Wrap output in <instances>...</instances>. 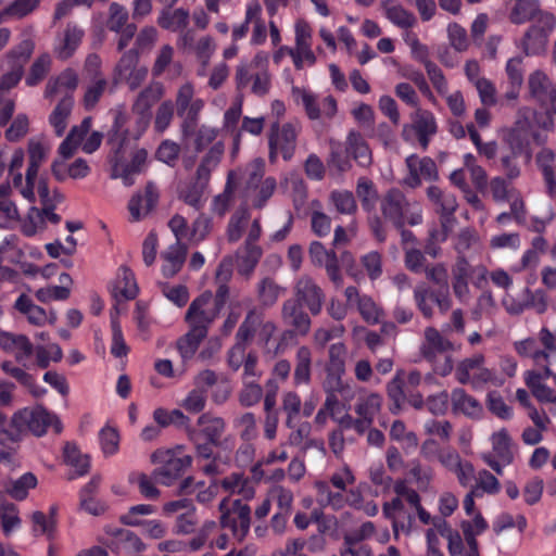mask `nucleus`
<instances>
[{"instance_id":"59","label":"nucleus","mask_w":556,"mask_h":556,"mask_svg":"<svg viewBox=\"0 0 556 556\" xmlns=\"http://www.w3.org/2000/svg\"><path fill=\"white\" fill-rule=\"evenodd\" d=\"M447 36L450 40V45L457 51V52H464L469 47V39L467 36L466 29L457 24V23H451L447 26Z\"/></svg>"},{"instance_id":"24","label":"nucleus","mask_w":556,"mask_h":556,"mask_svg":"<svg viewBox=\"0 0 556 556\" xmlns=\"http://www.w3.org/2000/svg\"><path fill=\"white\" fill-rule=\"evenodd\" d=\"M471 266L464 255H458L452 267V288L456 298L464 301L469 294L468 279Z\"/></svg>"},{"instance_id":"14","label":"nucleus","mask_w":556,"mask_h":556,"mask_svg":"<svg viewBox=\"0 0 556 556\" xmlns=\"http://www.w3.org/2000/svg\"><path fill=\"white\" fill-rule=\"evenodd\" d=\"M529 90L548 113L556 114V87L545 73L535 71L529 76Z\"/></svg>"},{"instance_id":"32","label":"nucleus","mask_w":556,"mask_h":556,"mask_svg":"<svg viewBox=\"0 0 556 556\" xmlns=\"http://www.w3.org/2000/svg\"><path fill=\"white\" fill-rule=\"evenodd\" d=\"M189 12L182 8L170 11V9H164L157 20V24L161 28L178 31L185 29L189 24Z\"/></svg>"},{"instance_id":"2","label":"nucleus","mask_w":556,"mask_h":556,"mask_svg":"<svg viewBox=\"0 0 556 556\" xmlns=\"http://www.w3.org/2000/svg\"><path fill=\"white\" fill-rule=\"evenodd\" d=\"M218 510L220 527L229 529L235 538L242 541L250 531V506L240 498L230 501L226 497L219 503Z\"/></svg>"},{"instance_id":"43","label":"nucleus","mask_w":556,"mask_h":556,"mask_svg":"<svg viewBox=\"0 0 556 556\" xmlns=\"http://www.w3.org/2000/svg\"><path fill=\"white\" fill-rule=\"evenodd\" d=\"M493 450L497 457L505 464L509 465L514 460V454L510 450L511 441L506 429H501L492 437Z\"/></svg>"},{"instance_id":"7","label":"nucleus","mask_w":556,"mask_h":556,"mask_svg":"<svg viewBox=\"0 0 556 556\" xmlns=\"http://www.w3.org/2000/svg\"><path fill=\"white\" fill-rule=\"evenodd\" d=\"M281 320L287 329L281 339L288 340L294 337H305L309 330L312 320L308 314L300 305L299 301L286 300L281 307Z\"/></svg>"},{"instance_id":"15","label":"nucleus","mask_w":556,"mask_h":556,"mask_svg":"<svg viewBox=\"0 0 556 556\" xmlns=\"http://www.w3.org/2000/svg\"><path fill=\"white\" fill-rule=\"evenodd\" d=\"M233 273V258L232 256H226L218 265L215 274V281L217 283V290L213 300V306L217 311H222L227 301L229 300L230 290L228 282L230 281Z\"/></svg>"},{"instance_id":"50","label":"nucleus","mask_w":556,"mask_h":556,"mask_svg":"<svg viewBox=\"0 0 556 556\" xmlns=\"http://www.w3.org/2000/svg\"><path fill=\"white\" fill-rule=\"evenodd\" d=\"M153 417L157 425L161 427H166L174 424L177 426H182L186 429L190 428L188 425L189 418L185 416L184 413L179 409L167 412L163 408H157L154 410Z\"/></svg>"},{"instance_id":"58","label":"nucleus","mask_w":556,"mask_h":556,"mask_svg":"<svg viewBox=\"0 0 556 556\" xmlns=\"http://www.w3.org/2000/svg\"><path fill=\"white\" fill-rule=\"evenodd\" d=\"M109 13L110 14L106 24L110 30L119 33L123 27L128 25V12L123 5L116 2H112L110 4Z\"/></svg>"},{"instance_id":"53","label":"nucleus","mask_w":556,"mask_h":556,"mask_svg":"<svg viewBox=\"0 0 556 556\" xmlns=\"http://www.w3.org/2000/svg\"><path fill=\"white\" fill-rule=\"evenodd\" d=\"M34 48L35 43L33 40H23L18 46H16L7 54V62L12 64H21V67L24 68V65L33 54Z\"/></svg>"},{"instance_id":"62","label":"nucleus","mask_w":556,"mask_h":556,"mask_svg":"<svg viewBox=\"0 0 556 556\" xmlns=\"http://www.w3.org/2000/svg\"><path fill=\"white\" fill-rule=\"evenodd\" d=\"M174 103L170 100L163 101L155 114L154 128L159 132H164L174 117Z\"/></svg>"},{"instance_id":"25","label":"nucleus","mask_w":556,"mask_h":556,"mask_svg":"<svg viewBox=\"0 0 556 556\" xmlns=\"http://www.w3.org/2000/svg\"><path fill=\"white\" fill-rule=\"evenodd\" d=\"M164 96V86L162 83H151L147 86L137 97L132 104V112L140 115L147 116L151 108L162 99Z\"/></svg>"},{"instance_id":"16","label":"nucleus","mask_w":556,"mask_h":556,"mask_svg":"<svg viewBox=\"0 0 556 556\" xmlns=\"http://www.w3.org/2000/svg\"><path fill=\"white\" fill-rule=\"evenodd\" d=\"M540 340L545 350L534 351L532 359L536 368L545 370L546 376H552V365L556 367V339L555 336L547 329L543 328L540 332Z\"/></svg>"},{"instance_id":"48","label":"nucleus","mask_w":556,"mask_h":556,"mask_svg":"<svg viewBox=\"0 0 556 556\" xmlns=\"http://www.w3.org/2000/svg\"><path fill=\"white\" fill-rule=\"evenodd\" d=\"M330 200L340 214H354L357 211V204L354 194L351 191H332Z\"/></svg>"},{"instance_id":"40","label":"nucleus","mask_w":556,"mask_h":556,"mask_svg":"<svg viewBox=\"0 0 556 556\" xmlns=\"http://www.w3.org/2000/svg\"><path fill=\"white\" fill-rule=\"evenodd\" d=\"M206 336L201 328L191 329L177 341V349L184 358L191 357Z\"/></svg>"},{"instance_id":"54","label":"nucleus","mask_w":556,"mask_h":556,"mask_svg":"<svg viewBox=\"0 0 556 556\" xmlns=\"http://www.w3.org/2000/svg\"><path fill=\"white\" fill-rule=\"evenodd\" d=\"M235 173L229 172L227 175V182L223 193L216 195L214 198V210L218 213V215L223 216L227 211L236 189V185L233 182Z\"/></svg>"},{"instance_id":"41","label":"nucleus","mask_w":556,"mask_h":556,"mask_svg":"<svg viewBox=\"0 0 556 556\" xmlns=\"http://www.w3.org/2000/svg\"><path fill=\"white\" fill-rule=\"evenodd\" d=\"M292 96L298 102L301 101L309 119L315 121L320 117V108L317 102V97L314 93L303 88L293 87Z\"/></svg>"},{"instance_id":"31","label":"nucleus","mask_w":556,"mask_h":556,"mask_svg":"<svg viewBox=\"0 0 556 556\" xmlns=\"http://www.w3.org/2000/svg\"><path fill=\"white\" fill-rule=\"evenodd\" d=\"M74 105L73 96L66 93L59 101L54 110L52 111L49 121L50 124L54 127L56 136H62L67 126V118L71 115L72 109Z\"/></svg>"},{"instance_id":"6","label":"nucleus","mask_w":556,"mask_h":556,"mask_svg":"<svg viewBox=\"0 0 556 556\" xmlns=\"http://www.w3.org/2000/svg\"><path fill=\"white\" fill-rule=\"evenodd\" d=\"M298 132L290 123L279 125V122L271 124L268 132V159L271 164L276 163L278 153H281L285 161L291 160L296 148Z\"/></svg>"},{"instance_id":"8","label":"nucleus","mask_w":556,"mask_h":556,"mask_svg":"<svg viewBox=\"0 0 556 556\" xmlns=\"http://www.w3.org/2000/svg\"><path fill=\"white\" fill-rule=\"evenodd\" d=\"M556 25L553 14H540L536 22L529 27L522 40L521 48L527 55L539 54L546 48L548 36Z\"/></svg>"},{"instance_id":"51","label":"nucleus","mask_w":556,"mask_h":556,"mask_svg":"<svg viewBox=\"0 0 556 556\" xmlns=\"http://www.w3.org/2000/svg\"><path fill=\"white\" fill-rule=\"evenodd\" d=\"M357 307L361 316L368 324H378L383 315L382 308L368 295H363L362 299H358Z\"/></svg>"},{"instance_id":"45","label":"nucleus","mask_w":556,"mask_h":556,"mask_svg":"<svg viewBox=\"0 0 556 556\" xmlns=\"http://www.w3.org/2000/svg\"><path fill=\"white\" fill-rule=\"evenodd\" d=\"M311 432V425L308 422L302 424L296 430L292 431L289 435V444L300 446L301 452L305 453L309 447L321 448L323 443L316 440H307Z\"/></svg>"},{"instance_id":"21","label":"nucleus","mask_w":556,"mask_h":556,"mask_svg":"<svg viewBox=\"0 0 556 556\" xmlns=\"http://www.w3.org/2000/svg\"><path fill=\"white\" fill-rule=\"evenodd\" d=\"M545 370L536 368L526 372L525 382L531 390L532 395L541 403H556V392L542 383V380L549 378Z\"/></svg>"},{"instance_id":"57","label":"nucleus","mask_w":556,"mask_h":556,"mask_svg":"<svg viewBox=\"0 0 556 556\" xmlns=\"http://www.w3.org/2000/svg\"><path fill=\"white\" fill-rule=\"evenodd\" d=\"M282 409L287 415L286 426L290 429L294 428V417L298 416L301 410L300 396L293 391L285 393L282 397Z\"/></svg>"},{"instance_id":"55","label":"nucleus","mask_w":556,"mask_h":556,"mask_svg":"<svg viewBox=\"0 0 556 556\" xmlns=\"http://www.w3.org/2000/svg\"><path fill=\"white\" fill-rule=\"evenodd\" d=\"M484 363L482 354H476L472 357L462 361L456 368V378L459 383L466 384L470 381V371L480 368Z\"/></svg>"},{"instance_id":"17","label":"nucleus","mask_w":556,"mask_h":556,"mask_svg":"<svg viewBox=\"0 0 556 556\" xmlns=\"http://www.w3.org/2000/svg\"><path fill=\"white\" fill-rule=\"evenodd\" d=\"M159 191L153 182H148L144 193H137L131 197L128 203V210L134 220H139L147 216L156 205Z\"/></svg>"},{"instance_id":"35","label":"nucleus","mask_w":556,"mask_h":556,"mask_svg":"<svg viewBox=\"0 0 556 556\" xmlns=\"http://www.w3.org/2000/svg\"><path fill=\"white\" fill-rule=\"evenodd\" d=\"M311 28L309 25L304 21H299L295 24V48L293 51L304 55L305 60L309 64H314L316 61L315 54L311 49Z\"/></svg>"},{"instance_id":"5","label":"nucleus","mask_w":556,"mask_h":556,"mask_svg":"<svg viewBox=\"0 0 556 556\" xmlns=\"http://www.w3.org/2000/svg\"><path fill=\"white\" fill-rule=\"evenodd\" d=\"M151 460L161 466L155 468L152 477L155 482L170 485L191 466L192 458L189 455L178 457L172 451H156L151 455Z\"/></svg>"},{"instance_id":"13","label":"nucleus","mask_w":556,"mask_h":556,"mask_svg":"<svg viewBox=\"0 0 556 556\" xmlns=\"http://www.w3.org/2000/svg\"><path fill=\"white\" fill-rule=\"evenodd\" d=\"M105 533L109 538L101 539L100 542L116 554L140 553L146 548L141 539L129 530L106 527Z\"/></svg>"},{"instance_id":"30","label":"nucleus","mask_w":556,"mask_h":556,"mask_svg":"<svg viewBox=\"0 0 556 556\" xmlns=\"http://www.w3.org/2000/svg\"><path fill=\"white\" fill-rule=\"evenodd\" d=\"M540 14L549 13L540 10L538 0H521L520 2H516L509 18L511 23L519 25L529 21L536 22Z\"/></svg>"},{"instance_id":"47","label":"nucleus","mask_w":556,"mask_h":556,"mask_svg":"<svg viewBox=\"0 0 556 556\" xmlns=\"http://www.w3.org/2000/svg\"><path fill=\"white\" fill-rule=\"evenodd\" d=\"M50 67V55L47 53L39 55L30 66L29 74L26 77V84L30 87L39 84L47 76Z\"/></svg>"},{"instance_id":"20","label":"nucleus","mask_w":556,"mask_h":556,"mask_svg":"<svg viewBox=\"0 0 556 556\" xmlns=\"http://www.w3.org/2000/svg\"><path fill=\"white\" fill-rule=\"evenodd\" d=\"M555 157V152L549 148H542L535 155V162L544 178L546 192L553 200H556V169L554 168Z\"/></svg>"},{"instance_id":"56","label":"nucleus","mask_w":556,"mask_h":556,"mask_svg":"<svg viewBox=\"0 0 556 556\" xmlns=\"http://www.w3.org/2000/svg\"><path fill=\"white\" fill-rule=\"evenodd\" d=\"M249 219L247 211L236 212L228 223L227 227V239L229 242H237L245 229Z\"/></svg>"},{"instance_id":"44","label":"nucleus","mask_w":556,"mask_h":556,"mask_svg":"<svg viewBox=\"0 0 556 556\" xmlns=\"http://www.w3.org/2000/svg\"><path fill=\"white\" fill-rule=\"evenodd\" d=\"M36 485L37 478L31 472H27L13 481L11 486L5 489V492L14 500L23 501L27 497L28 490L34 489Z\"/></svg>"},{"instance_id":"61","label":"nucleus","mask_w":556,"mask_h":556,"mask_svg":"<svg viewBox=\"0 0 556 556\" xmlns=\"http://www.w3.org/2000/svg\"><path fill=\"white\" fill-rule=\"evenodd\" d=\"M139 61L138 52L134 49L125 52L115 67V81H121L124 77L137 68Z\"/></svg>"},{"instance_id":"46","label":"nucleus","mask_w":556,"mask_h":556,"mask_svg":"<svg viewBox=\"0 0 556 556\" xmlns=\"http://www.w3.org/2000/svg\"><path fill=\"white\" fill-rule=\"evenodd\" d=\"M64 458L65 462L75 467L79 476H84L88 472L90 463L87 455H81L75 444L67 442L64 446Z\"/></svg>"},{"instance_id":"27","label":"nucleus","mask_w":556,"mask_h":556,"mask_svg":"<svg viewBox=\"0 0 556 556\" xmlns=\"http://www.w3.org/2000/svg\"><path fill=\"white\" fill-rule=\"evenodd\" d=\"M427 197L435 206L434 211L440 216H453L458 207L456 197L441 190L438 186H430L427 189Z\"/></svg>"},{"instance_id":"37","label":"nucleus","mask_w":556,"mask_h":556,"mask_svg":"<svg viewBox=\"0 0 556 556\" xmlns=\"http://www.w3.org/2000/svg\"><path fill=\"white\" fill-rule=\"evenodd\" d=\"M451 401L453 409L456 413L475 416L481 412V406L479 405L478 401L467 394L463 389H455L452 392Z\"/></svg>"},{"instance_id":"28","label":"nucleus","mask_w":556,"mask_h":556,"mask_svg":"<svg viewBox=\"0 0 556 556\" xmlns=\"http://www.w3.org/2000/svg\"><path fill=\"white\" fill-rule=\"evenodd\" d=\"M200 429H195V433H200V438L214 443L218 446L220 437L225 429V422L219 417H213L208 414H203L198 419Z\"/></svg>"},{"instance_id":"60","label":"nucleus","mask_w":556,"mask_h":556,"mask_svg":"<svg viewBox=\"0 0 556 556\" xmlns=\"http://www.w3.org/2000/svg\"><path fill=\"white\" fill-rule=\"evenodd\" d=\"M40 0H15L0 12V16L24 17L31 13Z\"/></svg>"},{"instance_id":"38","label":"nucleus","mask_w":556,"mask_h":556,"mask_svg":"<svg viewBox=\"0 0 556 556\" xmlns=\"http://www.w3.org/2000/svg\"><path fill=\"white\" fill-rule=\"evenodd\" d=\"M285 289L270 277L263 278L257 285V299L263 306H273Z\"/></svg>"},{"instance_id":"34","label":"nucleus","mask_w":556,"mask_h":556,"mask_svg":"<svg viewBox=\"0 0 556 556\" xmlns=\"http://www.w3.org/2000/svg\"><path fill=\"white\" fill-rule=\"evenodd\" d=\"M383 7L388 20L397 27L408 29L415 26L417 22L416 16L402 5L394 3L392 0H388L383 3Z\"/></svg>"},{"instance_id":"64","label":"nucleus","mask_w":556,"mask_h":556,"mask_svg":"<svg viewBox=\"0 0 556 556\" xmlns=\"http://www.w3.org/2000/svg\"><path fill=\"white\" fill-rule=\"evenodd\" d=\"M263 396V388L255 382H247L239 393V402L244 407L257 404Z\"/></svg>"},{"instance_id":"22","label":"nucleus","mask_w":556,"mask_h":556,"mask_svg":"<svg viewBox=\"0 0 556 556\" xmlns=\"http://www.w3.org/2000/svg\"><path fill=\"white\" fill-rule=\"evenodd\" d=\"M346 153L362 167H369L372 163L371 151L361 132L351 130L345 142Z\"/></svg>"},{"instance_id":"36","label":"nucleus","mask_w":556,"mask_h":556,"mask_svg":"<svg viewBox=\"0 0 556 556\" xmlns=\"http://www.w3.org/2000/svg\"><path fill=\"white\" fill-rule=\"evenodd\" d=\"M312 354L307 346H301L296 351V364L294 369V384H308L311 381Z\"/></svg>"},{"instance_id":"52","label":"nucleus","mask_w":556,"mask_h":556,"mask_svg":"<svg viewBox=\"0 0 556 556\" xmlns=\"http://www.w3.org/2000/svg\"><path fill=\"white\" fill-rule=\"evenodd\" d=\"M404 264L405 267L414 274L422 273L429 265L425 253L416 248H404Z\"/></svg>"},{"instance_id":"11","label":"nucleus","mask_w":556,"mask_h":556,"mask_svg":"<svg viewBox=\"0 0 556 556\" xmlns=\"http://www.w3.org/2000/svg\"><path fill=\"white\" fill-rule=\"evenodd\" d=\"M294 299L301 306H306L312 315L321 312L325 293L323 289L309 276L300 277L294 285Z\"/></svg>"},{"instance_id":"10","label":"nucleus","mask_w":556,"mask_h":556,"mask_svg":"<svg viewBox=\"0 0 556 556\" xmlns=\"http://www.w3.org/2000/svg\"><path fill=\"white\" fill-rule=\"evenodd\" d=\"M213 294L211 291L203 292L200 296L194 299L190 304L185 320L189 324L191 329L195 327L203 330V334H207L208 325L218 316L219 311L214 306L208 307L212 303Z\"/></svg>"},{"instance_id":"19","label":"nucleus","mask_w":556,"mask_h":556,"mask_svg":"<svg viewBox=\"0 0 556 556\" xmlns=\"http://www.w3.org/2000/svg\"><path fill=\"white\" fill-rule=\"evenodd\" d=\"M453 350V344L444 338L434 327L425 329V340L420 346V353L428 361L435 359L438 354Z\"/></svg>"},{"instance_id":"33","label":"nucleus","mask_w":556,"mask_h":556,"mask_svg":"<svg viewBox=\"0 0 556 556\" xmlns=\"http://www.w3.org/2000/svg\"><path fill=\"white\" fill-rule=\"evenodd\" d=\"M355 192L363 210L372 213L379 200L378 190L372 180L367 177H361L357 180Z\"/></svg>"},{"instance_id":"63","label":"nucleus","mask_w":556,"mask_h":556,"mask_svg":"<svg viewBox=\"0 0 556 556\" xmlns=\"http://www.w3.org/2000/svg\"><path fill=\"white\" fill-rule=\"evenodd\" d=\"M422 273L435 286L450 287L447 268L443 263L429 264Z\"/></svg>"},{"instance_id":"42","label":"nucleus","mask_w":556,"mask_h":556,"mask_svg":"<svg viewBox=\"0 0 556 556\" xmlns=\"http://www.w3.org/2000/svg\"><path fill=\"white\" fill-rule=\"evenodd\" d=\"M382 399L377 393H371L365 399H361L355 405V413L358 418H364L374 422L375 416L380 412Z\"/></svg>"},{"instance_id":"29","label":"nucleus","mask_w":556,"mask_h":556,"mask_svg":"<svg viewBox=\"0 0 556 556\" xmlns=\"http://www.w3.org/2000/svg\"><path fill=\"white\" fill-rule=\"evenodd\" d=\"M0 367L7 375L27 388L33 396L40 397L46 393V390L35 382L30 374L25 371L23 368L15 366L11 361H3Z\"/></svg>"},{"instance_id":"39","label":"nucleus","mask_w":556,"mask_h":556,"mask_svg":"<svg viewBox=\"0 0 556 556\" xmlns=\"http://www.w3.org/2000/svg\"><path fill=\"white\" fill-rule=\"evenodd\" d=\"M83 37H84L83 29H80L76 25L68 24L65 29L63 45L58 50V56L61 60H66L70 56H72V54L74 53V51L80 43Z\"/></svg>"},{"instance_id":"3","label":"nucleus","mask_w":556,"mask_h":556,"mask_svg":"<svg viewBox=\"0 0 556 556\" xmlns=\"http://www.w3.org/2000/svg\"><path fill=\"white\" fill-rule=\"evenodd\" d=\"M13 424L23 429L24 433L29 431L40 437L46 433L47 428L52 426L55 433L62 431V424L59 417L49 413L45 407L23 408L13 414Z\"/></svg>"},{"instance_id":"4","label":"nucleus","mask_w":556,"mask_h":556,"mask_svg":"<svg viewBox=\"0 0 556 556\" xmlns=\"http://www.w3.org/2000/svg\"><path fill=\"white\" fill-rule=\"evenodd\" d=\"M177 115L182 118L181 134L184 137L193 135L199 114L204 106L202 99L194 98V89L190 83L181 85L175 100Z\"/></svg>"},{"instance_id":"12","label":"nucleus","mask_w":556,"mask_h":556,"mask_svg":"<svg viewBox=\"0 0 556 556\" xmlns=\"http://www.w3.org/2000/svg\"><path fill=\"white\" fill-rule=\"evenodd\" d=\"M125 144V137L118 139L117 147L113 149V176L122 177L127 186L132 185V175L139 173L147 160V151L144 149L137 150L129 164L124 163V155L122 153Z\"/></svg>"},{"instance_id":"23","label":"nucleus","mask_w":556,"mask_h":556,"mask_svg":"<svg viewBox=\"0 0 556 556\" xmlns=\"http://www.w3.org/2000/svg\"><path fill=\"white\" fill-rule=\"evenodd\" d=\"M78 86V76L72 68H66L61 74L50 77L46 85L45 97L53 98L59 93H70L73 96L74 90Z\"/></svg>"},{"instance_id":"26","label":"nucleus","mask_w":556,"mask_h":556,"mask_svg":"<svg viewBox=\"0 0 556 556\" xmlns=\"http://www.w3.org/2000/svg\"><path fill=\"white\" fill-rule=\"evenodd\" d=\"M223 153V144H214L203 156L200 165L198 166L193 182L206 188L211 178V173L219 164Z\"/></svg>"},{"instance_id":"9","label":"nucleus","mask_w":556,"mask_h":556,"mask_svg":"<svg viewBox=\"0 0 556 556\" xmlns=\"http://www.w3.org/2000/svg\"><path fill=\"white\" fill-rule=\"evenodd\" d=\"M438 126L433 114L430 111L417 108L412 115V123L405 124L402 129V138L410 140V131L417 136L418 142L424 150L429 146L430 139L437 134Z\"/></svg>"},{"instance_id":"18","label":"nucleus","mask_w":556,"mask_h":556,"mask_svg":"<svg viewBox=\"0 0 556 556\" xmlns=\"http://www.w3.org/2000/svg\"><path fill=\"white\" fill-rule=\"evenodd\" d=\"M263 255L261 245L244 243L235 253L237 273L245 279H249L254 273Z\"/></svg>"},{"instance_id":"1","label":"nucleus","mask_w":556,"mask_h":556,"mask_svg":"<svg viewBox=\"0 0 556 556\" xmlns=\"http://www.w3.org/2000/svg\"><path fill=\"white\" fill-rule=\"evenodd\" d=\"M381 216L372 214L368 217L369 229L375 239L382 243L388 237L386 222L399 227V224L407 223L409 226H418L422 223V211L418 202L408 199L399 188L389 189L380 200Z\"/></svg>"},{"instance_id":"49","label":"nucleus","mask_w":556,"mask_h":556,"mask_svg":"<svg viewBox=\"0 0 556 556\" xmlns=\"http://www.w3.org/2000/svg\"><path fill=\"white\" fill-rule=\"evenodd\" d=\"M260 323V318L255 309H250L240 325L237 334L236 343H242L247 346V343L252 340L256 331V325Z\"/></svg>"}]
</instances>
